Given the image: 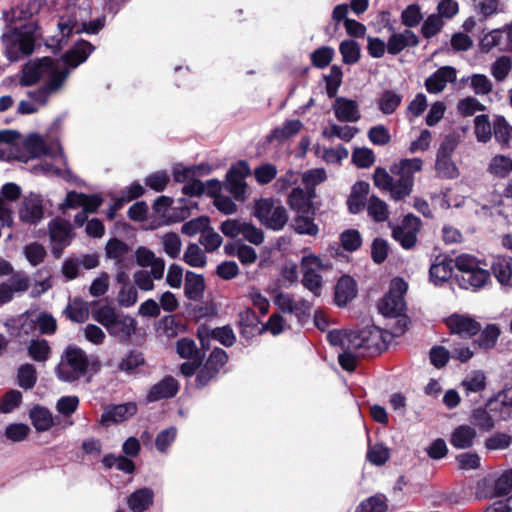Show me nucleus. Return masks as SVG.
I'll return each instance as SVG.
<instances>
[{
    "mask_svg": "<svg viewBox=\"0 0 512 512\" xmlns=\"http://www.w3.org/2000/svg\"><path fill=\"white\" fill-rule=\"evenodd\" d=\"M136 412L137 406L133 402L114 405L105 410L101 415V423L103 425L121 423L136 414Z\"/></svg>",
    "mask_w": 512,
    "mask_h": 512,
    "instance_id": "obj_23",
    "label": "nucleus"
},
{
    "mask_svg": "<svg viewBox=\"0 0 512 512\" xmlns=\"http://www.w3.org/2000/svg\"><path fill=\"white\" fill-rule=\"evenodd\" d=\"M335 117L341 122H357L361 115L358 103L345 97H337L333 104Z\"/></svg>",
    "mask_w": 512,
    "mask_h": 512,
    "instance_id": "obj_21",
    "label": "nucleus"
},
{
    "mask_svg": "<svg viewBox=\"0 0 512 512\" xmlns=\"http://www.w3.org/2000/svg\"><path fill=\"white\" fill-rule=\"evenodd\" d=\"M451 334L459 335L465 339H471L481 331V324L469 315L452 314L446 321Z\"/></svg>",
    "mask_w": 512,
    "mask_h": 512,
    "instance_id": "obj_11",
    "label": "nucleus"
},
{
    "mask_svg": "<svg viewBox=\"0 0 512 512\" xmlns=\"http://www.w3.org/2000/svg\"><path fill=\"white\" fill-rule=\"evenodd\" d=\"M339 52L342 62L346 65H353L361 58V47L358 42L352 39L343 40L339 45Z\"/></svg>",
    "mask_w": 512,
    "mask_h": 512,
    "instance_id": "obj_33",
    "label": "nucleus"
},
{
    "mask_svg": "<svg viewBox=\"0 0 512 512\" xmlns=\"http://www.w3.org/2000/svg\"><path fill=\"white\" fill-rule=\"evenodd\" d=\"M455 267V259L449 256H437L429 269V279L435 285H441L447 282L453 273Z\"/></svg>",
    "mask_w": 512,
    "mask_h": 512,
    "instance_id": "obj_18",
    "label": "nucleus"
},
{
    "mask_svg": "<svg viewBox=\"0 0 512 512\" xmlns=\"http://www.w3.org/2000/svg\"><path fill=\"white\" fill-rule=\"evenodd\" d=\"M51 353L49 343L45 339L32 340L28 346L29 356L36 362H45Z\"/></svg>",
    "mask_w": 512,
    "mask_h": 512,
    "instance_id": "obj_49",
    "label": "nucleus"
},
{
    "mask_svg": "<svg viewBox=\"0 0 512 512\" xmlns=\"http://www.w3.org/2000/svg\"><path fill=\"white\" fill-rule=\"evenodd\" d=\"M315 196L314 189L305 192L302 188H293L287 198L289 207L299 214H315V207L312 198Z\"/></svg>",
    "mask_w": 512,
    "mask_h": 512,
    "instance_id": "obj_16",
    "label": "nucleus"
},
{
    "mask_svg": "<svg viewBox=\"0 0 512 512\" xmlns=\"http://www.w3.org/2000/svg\"><path fill=\"white\" fill-rule=\"evenodd\" d=\"M501 330L496 324H488L484 329L481 328L479 337L473 341V344L478 348L489 351L492 350L498 341Z\"/></svg>",
    "mask_w": 512,
    "mask_h": 512,
    "instance_id": "obj_29",
    "label": "nucleus"
},
{
    "mask_svg": "<svg viewBox=\"0 0 512 512\" xmlns=\"http://www.w3.org/2000/svg\"><path fill=\"white\" fill-rule=\"evenodd\" d=\"M18 385L25 389H32L37 382V371L34 365L26 363L19 367L17 375Z\"/></svg>",
    "mask_w": 512,
    "mask_h": 512,
    "instance_id": "obj_46",
    "label": "nucleus"
},
{
    "mask_svg": "<svg viewBox=\"0 0 512 512\" xmlns=\"http://www.w3.org/2000/svg\"><path fill=\"white\" fill-rule=\"evenodd\" d=\"M366 458L371 464L382 466L389 460L390 451L381 443H377L373 446L369 445Z\"/></svg>",
    "mask_w": 512,
    "mask_h": 512,
    "instance_id": "obj_52",
    "label": "nucleus"
},
{
    "mask_svg": "<svg viewBox=\"0 0 512 512\" xmlns=\"http://www.w3.org/2000/svg\"><path fill=\"white\" fill-rule=\"evenodd\" d=\"M487 385L486 376L482 371H475L462 382L466 393H479L485 390Z\"/></svg>",
    "mask_w": 512,
    "mask_h": 512,
    "instance_id": "obj_57",
    "label": "nucleus"
},
{
    "mask_svg": "<svg viewBox=\"0 0 512 512\" xmlns=\"http://www.w3.org/2000/svg\"><path fill=\"white\" fill-rule=\"evenodd\" d=\"M70 233V225L65 220L55 219L49 223L50 239L53 242L63 243Z\"/></svg>",
    "mask_w": 512,
    "mask_h": 512,
    "instance_id": "obj_53",
    "label": "nucleus"
},
{
    "mask_svg": "<svg viewBox=\"0 0 512 512\" xmlns=\"http://www.w3.org/2000/svg\"><path fill=\"white\" fill-rule=\"evenodd\" d=\"M180 390L179 382L171 375H166L158 383L151 386L146 400L147 402H157L162 399H170L177 395Z\"/></svg>",
    "mask_w": 512,
    "mask_h": 512,
    "instance_id": "obj_13",
    "label": "nucleus"
},
{
    "mask_svg": "<svg viewBox=\"0 0 512 512\" xmlns=\"http://www.w3.org/2000/svg\"><path fill=\"white\" fill-rule=\"evenodd\" d=\"M488 171L492 175L504 179L512 171V159L505 155H496L491 159Z\"/></svg>",
    "mask_w": 512,
    "mask_h": 512,
    "instance_id": "obj_40",
    "label": "nucleus"
},
{
    "mask_svg": "<svg viewBox=\"0 0 512 512\" xmlns=\"http://www.w3.org/2000/svg\"><path fill=\"white\" fill-rule=\"evenodd\" d=\"M491 270L503 286H512V257L498 256L492 262Z\"/></svg>",
    "mask_w": 512,
    "mask_h": 512,
    "instance_id": "obj_27",
    "label": "nucleus"
},
{
    "mask_svg": "<svg viewBox=\"0 0 512 512\" xmlns=\"http://www.w3.org/2000/svg\"><path fill=\"white\" fill-rule=\"evenodd\" d=\"M357 282L350 275L341 276L335 286L334 301L338 307H345L357 296Z\"/></svg>",
    "mask_w": 512,
    "mask_h": 512,
    "instance_id": "obj_19",
    "label": "nucleus"
},
{
    "mask_svg": "<svg viewBox=\"0 0 512 512\" xmlns=\"http://www.w3.org/2000/svg\"><path fill=\"white\" fill-rule=\"evenodd\" d=\"M145 364V358L141 351L130 350L118 364V369L127 374H132L135 370Z\"/></svg>",
    "mask_w": 512,
    "mask_h": 512,
    "instance_id": "obj_43",
    "label": "nucleus"
},
{
    "mask_svg": "<svg viewBox=\"0 0 512 512\" xmlns=\"http://www.w3.org/2000/svg\"><path fill=\"white\" fill-rule=\"evenodd\" d=\"M44 215L42 200L36 196L25 198L19 210V217L21 221L36 225Z\"/></svg>",
    "mask_w": 512,
    "mask_h": 512,
    "instance_id": "obj_20",
    "label": "nucleus"
},
{
    "mask_svg": "<svg viewBox=\"0 0 512 512\" xmlns=\"http://www.w3.org/2000/svg\"><path fill=\"white\" fill-rule=\"evenodd\" d=\"M477 436L475 428L470 425H459L450 436V444L456 449H468L474 444Z\"/></svg>",
    "mask_w": 512,
    "mask_h": 512,
    "instance_id": "obj_24",
    "label": "nucleus"
},
{
    "mask_svg": "<svg viewBox=\"0 0 512 512\" xmlns=\"http://www.w3.org/2000/svg\"><path fill=\"white\" fill-rule=\"evenodd\" d=\"M402 102V95L393 90H384L378 99L379 110L386 115L396 111Z\"/></svg>",
    "mask_w": 512,
    "mask_h": 512,
    "instance_id": "obj_37",
    "label": "nucleus"
},
{
    "mask_svg": "<svg viewBox=\"0 0 512 512\" xmlns=\"http://www.w3.org/2000/svg\"><path fill=\"white\" fill-rule=\"evenodd\" d=\"M48 73H50V76L44 83V86L52 94L57 92L63 86L68 77V70H59L55 64V68L48 71Z\"/></svg>",
    "mask_w": 512,
    "mask_h": 512,
    "instance_id": "obj_60",
    "label": "nucleus"
},
{
    "mask_svg": "<svg viewBox=\"0 0 512 512\" xmlns=\"http://www.w3.org/2000/svg\"><path fill=\"white\" fill-rule=\"evenodd\" d=\"M106 256L110 259H114L120 269H123L122 257L130 251V247L124 241L118 238H111L106 243Z\"/></svg>",
    "mask_w": 512,
    "mask_h": 512,
    "instance_id": "obj_36",
    "label": "nucleus"
},
{
    "mask_svg": "<svg viewBox=\"0 0 512 512\" xmlns=\"http://www.w3.org/2000/svg\"><path fill=\"white\" fill-rule=\"evenodd\" d=\"M303 124L298 119L287 120L282 126L275 127L267 136V142L271 143L274 140L282 143L292 136L298 134Z\"/></svg>",
    "mask_w": 512,
    "mask_h": 512,
    "instance_id": "obj_26",
    "label": "nucleus"
},
{
    "mask_svg": "<svg viewBox=\"0 0 512 512\" xmlns=\"http://www.w3.org/2000/svg\"><path fill=\"white\" fill-rule=\"evenodd\" d=\"M176 350L178 355L183 359H193L197 357H203L193 339L182 338L176 343Z\"/></svg>",
    "mask_w": 512,
    "mask_h": 512,
    "instance_id": "obj_61",
    "label": "nucleus"
},
{
    "mask_svg": "<svg viewBox=\"0 0 512 512\" xmlns=\"http://www.w3.org/2000/svg\"><path fill=\"white\" fill-rule=\"evenodd\" d=\"M423 20V14L418 4L408 5L401 13V22L407 28H413Z\"/></svg>",
    "mask_w": 512,
    "mask_h": 512,
    "instance_id": "obj_56",
    "label": "nucleus"
},
{
    "mask_svg": "<svg viewBox=\"0 0 512 512\" xmlns=\"http://www.w3.org/2000/svg\"><path fill=\"white\" fill-rule=\"evenodd\" d=\"M210 336L225 347H231L236 342V336L230 325L216 327L210 331Z\"/></svg>",
    "mask_w": 512,
    "mask_h": 512,
    "instance_id": "obj_62",
    "label": "nucleus"
},
{
    "mask_svg": "<svg viewBox=\"0 0 512 512\" xmlns=\"http://www.w3.org/2000/svg\"><path fill=\"white\" fill-rule=\"evenodd\" d=\"M474 133L478 142L487 143L492 137V126L489 117L481 114L474 119Z\"/></svg>",
    "mask_w": 512,
    "mask_h": 512,
    "instance_id": "obj_47",
    "label": "nucleus"
},
{
    "mask_svg": "<svg viewBox=\"0 0 512 512\" xmlns=\"http://www.w3.org/2000/svg\"><path fill=\"white\" fill-rule=\"evenodd\" d=\"M379 312L385 316H399L405 310V301L385 294L378 305Z\"/></svg>",
    "mask_w": 512,
    "mask_h": 512,
    "instance_id": "obj_38",
    "label": "nucleus"
},
{
    "mask_svg": "<svg viewBox=\"0 0 512 512\" xmlns=\"http://www.w3.org/2000/svg\"><path fill=\"white\" fill-rule=\"evenodd\" d=\"M89 368V359L85 351L75 345H68L55 368L59 380L72 383L84 376Z\"/></svg>",
    "mask_w": 512,
    "mask_h": 512,
    "instance_id": "obj_3",
    "label": "nucleus"
},
{
    "mask_svg": "<svg viewBox=\"0 0 512 512\" xmlns=\"http://www.w3.org/2000/svg\"><path fill=\"white\" fill-rule=\"evenodd\" d=\"M144 182L150 189L156 192H162L169 184L170 177L166 171H157L148 175Z\"/></svg>",
    "mask_w": 512,
    "mask_h": 512,
    "instance_id": "obj_64",
    "label": "nucleus"
},
{
    "mask_svg": "<svg viewBox=\"0 0 512 512\" xmlns=\"http://www.w3.org/2000/svg\"><path fill=\"white\" fill-rule=\"evenodd\" d=\"M183 259L191 267H204L206 265V255L195 243L188 245Z\"/></svg>",
    "mask_w": 512,
    "mask_h": 512,
    "instance_id": "obj_58",
    "label": "nucleus"
},
{
    "mask_svg": "<svg viewBox=\"0 0 512 512\" xmlns=\"http://www.w3.org/2000/svg\"><path fill=\"white\" fill-rule=\"evenodd\" d=\"M260 319L252 308H246L238 315V326L240 335L245 339H252L256 335L261 334L259 327Z\"/></svg>",
    "mask_w": 512,
    "mask_h": 512,
    "instance_id": "obj_22",
    "label": "nucleus"
},
{
    "mask_svg": "<svg viewBox=\"0 0 512 512\" xmlns=\"http://www.w3.org/2000/svg\"><path fill=\"white\" fill-rule=\"evenodd\" d=\"M512 436L504 432H496L485 439L484 446L489 451L504 450L511 446Z\"/></svg>",
    "mask_w": 512,
    "mask_h": 512,
    "instance_id": "obj_54",
    "label": "nucleus"
},
{
    "mask_svg": "<svg viewBox=\"0 0 512 512\" xmlns=\"http://www.w3.org/2000/svg\"><path fill=\"white\" fill-rule=\"evenodd\" d=\"M423 161L420 158L401 159L399 163H394L390 171L397 175L398 179H393V184L388 192L394 201H401L408 197L414 186V174L422 170Z\"/></svg>",
    "mask_w": 512,
    "mask_h": 512,
    "instance_id": "obj_2",
    "label": "nucleus"
},
{
    "mask_svg": "<svg viewBox=\"0 0 512 512\" xmlns=\"http://www.w3.org/2000/svg\"><path fill=\"white\" fill-rule=\"evenodd\" d=\"M455 267L458 270L455 280L463 289L476 291L490 280L489 271L479 267V263L474 256L468 254L457 256L455 258Z\"/></svg>",
    "mask_w": 512,
    "mask_h": 512,
    "instance_id": "obj_4",
    "label": "nucleus"
},
{
    "mask_svg": "<svg viewBox=\"0 0 512 512\" xmlns=\"http://www.w3.org/2000/svg\"><path fill=\"white\" fill-rule=\"evenodd\" d=\"M64 314L75 323H84L89 317L88 307L80 299H75L73 304H68L64 309Z\"/></svg>",
    "mask_w": 512,
    "mask_h": 512,
    "instance_id": "obj_44",
    "label": "nucleus"
},
{
    "mask_svg": "<svg viewBox=\"0 0 512 512\" xmlns=\"http://www.w3.org/2000/svg\"><path fill=\"white\" fill-rule=\"evenodd\" d=\"M31 422L38 432L49 430L53 425V417L50 410L43 406H34L29 413Z\"/></svg>",
    "mask_w": 512,
    "mask_h": 512,
    "instance_id": "obj_30",
    "label": "nucleus"
},
{
    "mask_svg": "<svg viewBox=\"0 0 512 512\" xmlns=\"http://www.w3.org/2000/svg\"><path fill=\"white\" fill-rule=\"evenodd\" d=\"M39 26L36 22L28 21L20 26L6 25L2 36L9 60L18 59V55L29 56L34 52L36 32Z\"/></svg>",
    "mask_w": 512,
    "mask_h": 512,
    "instance_id": "obj_1",
    "label": "nucleus"
},
{
    "mask_svg": "<svg viewBox=\"0 0 512 512\" xmlns=\"http://www.w3.org/2000/svg\"><path fill=\"white\" fill-rule=\"evenodd\" d=\"M182 327V324L176 320L175 315L163 316L155 324L156 332L167 338H175Z\"/></svg>",
    "mask_w": 512,
    "mask_h": 512,
    "instance_id": "obj_35",
    "label": "nucleus"
},
{
    "mask_svg": "<svg viewBox=\"0 0 512 512\" xmlns=\"http://www.w3.org/2000/svg\"><path fill=\"white\" fill-rule=\"evenodd\" d=\"M388 509L387 498L378 493L363 500L355 509V512H386Z\"/></svg>",
    "mask_w": 512,
    "mask_h": 512,
    "instance_id": "obj_39",
    "label": "nucleus"
},
{
    "mask_svg": "<svg viewBox=\"0 0 512 512\" xmlns=\"http://www.w3.org/2000/svg\"><path fill=\"white\" fill-rule=\"evenodd\" d=\"M421 228V219L409 213L404 216L399 225L393 227L392 237L403 249L410 250L415 247Z\"/></svg>",
    "mask_w": 512,
    "mask_h": 512,
    "instance_id": "obj_8",
    "label": "nucleus"
},
{
    "mask_svg": "<svg viewBox=\"0 0 512 512\" xmlns=\"http://www.w3.org/2000/svg\"><path fill=\"white\" fill-rule=\"evenodd\" d=\"M94 50L95 46L91 42L79 39L63 53L61 60L67 67L76 68L84 63Z\"/></svg>",
    "mask_w": 512,
    "mask_h": 512,
    "instance_id": "obj_12",
    "label": "nucleus"
},
{
    "mask_svg": "<svg viewBox=\"0 0 512 512\" xmlns=\"http://www.w3.org/2000/svg\"><path fill=\"white\" fill-rule=\"evenodd\" d=\"M210 227V219L208 216H199L182 225L181 232L188 236H194L202 232L204 234Z\"/></svg>",
    "mask_w": 512,
    "mask_h": 512,
    "instance_id": "obj_55",
    "label": "nucleus"
},
{
    "mask_svg": "<svg viewBox=\"0 0 512 512\" xmlns=\"http://www.w3.org/2000/svg\"><path fill=\"white\" fill-rule=\"evenodd\" d=\"M205 280L200 274L187 271L185 275L184 294L186 298L193 301H200L204 296Z\"/></svg>",
    "mask_w": 512,
    "mask_h": 512,
    "instance_id": "obj_25",
    "label": "nucleus"
},
{
    "mask_svg": "<svg viewBox=\"0 0 512 512\" xmlns=\"http://www.w3.org/2000/svg\"><path fill=\"white\" fill-rule=\"evenodd\" d=\"M137 329V321L130 315H117L113 323L106 329L108 333L122 343L130 341Z\"/></svg>",
    "mask_w": 512,
    "mask_h": 512,
    "instance_id": "obj_15",
    "label": "nucleus"
},
{
    "mask_svg": "<svg viewBox=\"0 0 512 512\" xmlns=\"http://www.w3.org/2000/svg\"><path fill=\"white\" fill-rule=\"evenodd\" d=\"M487 407L476 408L472 411L470 422L481 431L489 432L495 427L494 414Z\"/></svg>",
    "mask_w": 512,
    "mask_h": 512,
    "instance_id": "obj_31",
    "label": "nucleus"
},
{
    "mask_svg": "<svg viewBox=\"0 0 512 512\" xmlns=\"http://www.w3.org/2000/svg\"><path fill=\"white\" fill-rule=\"evenodd\" d=\"M315 214H299L294 218L293 228L299 235L317 236L319 228L314 222Z\"/></svg>",
    "mask_w": 512,
    "mask_h": 512,
    "instance_id": "obj_32",
    "label": "nucleus"
},
{
    "mask_svg": "<svg viewBox=\"0 0 512 512\" xmlns=\"http://www.w3.org/2000/svg\"><path fill=\"white\" fill-rule=\"evenodd\" d=\"M340 244L347 252L357 251L362 246V237L358 230L347 229L340 234Z\"/></svg>",
    "mask_w": 512,
    "mask_h": 512,
    "instance_id": "obj_51",
    "label": "nucleus"
},
{
    "mask_svg": "<svg viewBox=\"0 0 512 512\" xmlns=\"http://www.w3.org/2000/svg\"><path fill=\"white\" fill-rule=\"evenodd\" d=\"M24 147L30 158H38L42 155H48L49 151L43 138L38 134L29 136L24 141Z\"/></svg>",
    "mask_w": 512,
    "mask_h": 512,
    "instance_id": "obj_50",
    "label": "nucleus"
},
{
    "mask_svg": "<svg viewBox=\"0 0 512 512\" xmlns=\"http://www.w3.org/2000/svg\"><path fill=\"white\" fill-rule=\"evenodd\" d=\"M303 270L302 284L315 296H320L322 288V277L315 271V268L322 269L323 264L320 257L310 254L301 260Z\"/></svg>",
    "mask_w": 512,
    "mask_h": 512,
    "instance_id": "obj_10",
    "label": "nucleus"
},
{
    "mask_svg": "<svg viewBox=\"0 0 512 512\" xmlns=\"http://www.w3.org/2000/svg\"><path fill=\"white\" fill-rule=\"evenodd\" d=\"M251 174L247 161L239 160L233 163L226 173L225 189L237 200L244 201L247 192L246 177Z\"/></svg>",
    "mask_w": 512,
    "mask_h": 512,
    "instance_id": "obj_7",
    "label": "nucleus"
},
{
    "mask_svg": "<svg viewBox=\"0 0 512 512\" xmlns=\"http://www.w3.org/2000/svg\"><path fill=\"white\" fill-rule=\"evenodd\" d=\"M457 72L452 66H442L438 68L425 80V88L430 94L442 92L447 83L456 81Z\"/></svg>",
    "mask_w": 512,
    "mask_h": 512,
    "instance_id": "obj_14",
    "label": "nucleus"
},
{
    "mask_svg": "<svg viewBox=\"0 0 512 512\" xmlns=\"http://www.w3.org/2000/svg\"><path fill=\"white\" fill-rule=\"evenodd\" d=\"M154 493L150 488H141L133 492L127 499L128 507L133 512H144L153 504Z\"/></svg>",
    "mask_w": 512,
    "mask_h": 512,
    "instance_id": "obj_28",
    "label": "nucleus"
},
{
    "mask_svg": "<svg viewBox=\"0 0 512 512\" xmlns=\"http://www.w3.org/2000/svg\"><path fill=\"white\" fill-rule=\"evenodd\" d=\"M335 55V51L330 46H321L315 49L311 55L310 60L314 67L324 69L330 65Z\"/></svg>",
    "mask_w": 512,
    "mask_h": 512,
    "instance_id": "obj_48",
    "label": "nucleus"
},
{
    "mask_svg": "<svg viewBox=\"0 0 512 512\" xmlns=\"http://www.w3.org/2000/svg\"><path fill=\"white\" fill-rule=\"evenodd\" d=\"M352 162L358 168H369L375 163V154L367 147L355 148L352 152Z\"/></svg>",
    "mask_w": 512,
    "mask_h": 512,
    "instance_id": "obj_59",
    "label": "nucleus"
},
{
    "mask_svg": "<svg viewBox=\"0 0 512 512\" xmlns=\"http://www.w3.org/2000/svg\"><path fill=\"white\" fill-rule=\"evenodd\" d=\"M55 68V60L49 56L29 61L22 68L19 84L22 87H30L37 84L42 76Z\"/></svg>",
    "mask_w": 512,
    "mask_h": 512,
    "instance_id": "obj_9",
    "label": "nucleus"
},
{
    "mask_svg": "<svg viewBox=\"0 0 512 512\" xmlns=\"http://www.w3.org/2000/svg\"><path fill=\"white\" fill-rule=\"evenodd\" d=\"M435 170L437 176L442 179H454L459 176V170L451 157L436 155Z\"/></svg>",
    "mask_w": 512,
    "mask_h": 512,
    "instance_id": "obj_41",
    "label": "nucleus"
},
{
    "mask_svg": "<svg viewBox=\"0 0 512 512\" xmlns=\"http://www.w3.org/2000/svg\"><path fill=\"white\" fill-rule=\"evenodd\" d=\"M367 212L375 222H384L389 217L387 204L375 195L369 199Z\"/></svg>",
    "mask_w": 512,
    "mask_h": 512,
    "instance_id": "obj_45",
    "label": "nucleus"
},
{
    "mask_svg": "<svg viewBox=\"0 0 512 512\" xmlns=\"http://www.w3.org/2000/svg\"><path fill=\"white\" fill-rule=\"evenodd\" d=\"M253 215L267 229L282 230L288 222V213L284 206H275L272 198H262L255 201Z\"/></svg>",
    "mask_w": 512,
    "mask_h": 512,
    "instance_id": "obj_6",
    "label": "nucleus"
},
{
    "mask_svg": "<svg viewBox=\"0 0 512 512\" xmlns=\"http://www.w3.org/2000/svg\"><path fill=\"white\" fill-rule=\"evenodd\" d=\"M493 134L496 141L503 147H508L512 137V126L504 116H496L493 121Z\"/></svg>",
    "mask_w": 512,
    "mask_h": 512,
    "instance_id": "obj_34",
    "label": "nucleus"
},
{
    "mask_svg": "<svg viewBox=\"0 0 512 512\" xmlns=\"http://www.w3.org/2000/svg\"><path fill=\"white\" fill-rule=\"evenodd\" d=\"M350 344L354 350L363 356L370 357L380 355L388 348V342L383 331L374 325L366 326L351 333Z\"/></svg>",
    "mask_w": 512,
    "mask_h": 512,
    "instance_id": "obj_5",
    "label": "nucleus"
},
{
    "mask_svg": "<svg viewBox=\"0 0 512 512\" xmlns=\"http://www.w3.org/2000/svg\"><path fill=\"white\" fill-rule=\"evenodd\" d=\"M325 81L326 93L329 98H334L337 95L339 87L342 85L343 71L340 66L332 65L330 73L323 76Z\"/></svg>",
    "mask_w": 512,
    "mask_h": 512,
    "instance_id": "obj_42",
    "label": "nucleus"
},
{
    "mask_svg": "<svg viewBox=\"0 0 512 512\" xmlns=\"http://www.w3.org/2000/svg\"><path fill=\"white\" fill-rule=\"evenodd\" d=\"M486 407L498 420L512 419V389L503 390L495 398L489 399Z\"/></svg>",
    "mask_w": 512,
    "mask_h": 512,
    "instance_id": "obj_17",
    "label": "nucleus"
},
{
    "mask_svg": "<svg viewBox=\"0 0 512 512\" xmlns=\"http://www.w3.org/2000/svg\"><path fill=\"white\" fill-rule=\"evenodd\" d=\"M443 25L444 22L439 15H429L422 24L421 33L424 38L430 39L441 31Z\"/></svg>",
    "mask_w": 512,
    "mask_h": 512,
    "instance_id": "obj_63",
    "label": "nucleus"
}]
</instances>
